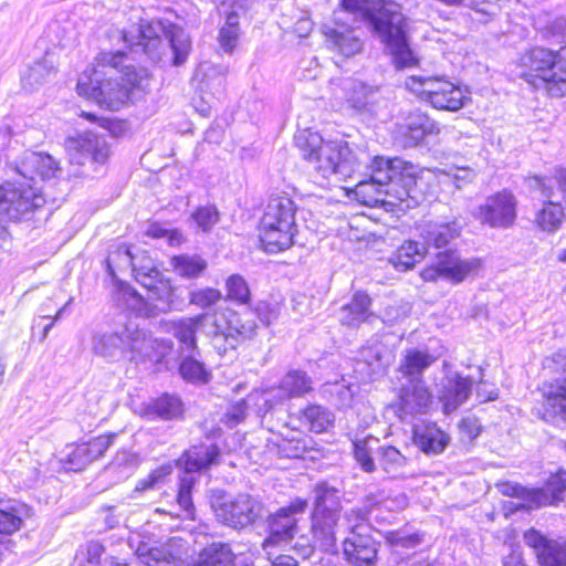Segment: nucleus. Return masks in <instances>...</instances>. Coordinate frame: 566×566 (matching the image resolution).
Segmentation results:
<instances>
[{
	"instance_id": "21",
	"label": "nucleus",
	"mask_w": 566,
	"mask_h": 566,
	"mask_svg": "<svg viewBox=\"0 0 566 566\" xmlns=\"http://www.w3.org/2000/svg\"><path fill=\"white\" fill-rule=\"evenodd\" d=\"M14 169L24 180L32 182L36 176L42 179L55 177L60 167L51 155L25 150L15 161Z\"/></svg>"
},
{
	"instance_id": "45",
	"label": "nucleus",
	"mask_w": 566,
	"mask_h": 566,
	"mask_svg": "<svg viewBox=\"0 0 566 566\" xmlns=\"http://www.w3.org/2000/svg\"><path fill=\"white\" fill-rule=\"evenodd\" d=\"M54 72L53 61L45 56L43 60L34 62L23 73L21 78L22 86L27 91H33L43 84Z\"/></svg>"
},
{
	"instance_id": "29",
	"label": "nucleus",
	"mask_w": 566,
	"mask_h": 566,
	"mask_svg": "<svg viewBox=\"0 0 566 566\" xmlns=\"http://www.w3.org/2000/svg\"><path fill=\"white\" fill-rule=\"evenodd\" d=\"M528 185L547 199H556L566 205V168L556 167L548 177L533 176Z\"/></svg>"
},
{
	"instance_id": "52",
	"label": "nucleus",
	"mask_w": 566,
	"mask_h": 566,
	"mask_svg": "<svg viewBox=\"0 0 566 566\" xmlns=\"http://www.w3.org/2000/svg\"><path fill=\"white\" fill-rule=\"evenodd\" d=\"M378 439L368 437L363 440L354 442V457L357 463L365 472H374L376 469L374 460V451L376 452L375 446L378 444Z\"/></svg>"
},
{
	"instance_id": "33",
	"label": "nucleus",
	"mask_w": 566,
	"mask_h": 566,
	"mask_svg": "<svg viewBox=\"0 0 566 566\" xmlns=\"http://www.w3.org/2000/svg\"><path fill=\"white\" fill-rule=\"evenodd\" d=\"M181 412L182 403L180 399L170 395H163L157 399H151L142 407V416L150 420H170L179 417Z\"/></svg>"
},
{
	"instance_id": "51",
	"label": "nucleus",
	"mask_w": 566,
	"mask_h": 566,
	"mask_svg": "<svg viewBox=\"0 0 566 566\" xmlns=\"http://www.w3.org/2000/svg\"><path fill=\"white\" fill-rule=\"evenodd\" d=\"M407 128L410 138L417 144L424 136L438 134L440 132L437 123L422 113H413L409 116Z\"/></svg>"
},
{
	"instance_id": "17",
	"label": "nucleus",
	"mask_w": 566,
	"mask_h": 566,
	"mask_svg": "<svg viewBox=\"0 0 566 566\" xmlns=\"http://www.w3.org/2000/svg\"><path fill=\"white\" fill-rule=\"evenodd\" d=\"M322 33L328 46L344 56H353L363 49L360 39L355 35L347 19L343 17H335L332 23L324 24L322 27Z\"/></svg>"
},
{
	"instance_id": "43",
	"label": "nucleus",
	"mask_w": 566,
	"mask_h": 566,
	"mask_svg": "<svg viewBox=\"0 0 566 566\" xmlns=\"http://www.w3.org/2000/svg\"><path fill=\"white\" fill-rule=\"evenodd\" d=\"M114 300L118 306L130 310L139 315H148V301L145 300L135 289L126 283H119Z\"/></svg>"
},
{
	"instance_id": "26",
	"label": "nucleus",
	"mask_w": 566,
	"mask_h": 566,
	"mask_svg": "<svg viewBox=\"0 0 566 566\" xmlns=\"http://www.w3.org/2000/svg\"><path fill=\"white\" fill-rule=\"evenodd\" d=\"M343 551L347 560L355 566H369L377 554L376 543L368 534L345 536Z\"/></svg>"
},
{
	"instance_id": "5",
	"label": "nucleus",
	"mask_w": 566,
	"mask_h": 566,
	"mask_svg": "<svg viewBox=\"0 0 566 566\" xmlns=\"http://www.w3.org/2000/svg\"><path fill=\"white\" fill-rule=\"evenodd\" d=\"M295 145L303 159L324 177L336 175L346 179L360 167L346 140H325L316 132L302 130L295 135Z\"/></svg>"
},
{
	"instance_id": "39",
	"label": "nucleus",
	"mask_w": 566,
	"mask_h": 566,
	"mask_svg": "<svg viewBox=\"0 0 566 566\" xmlns=\"http://www.w3.org/2000/svg\"><path fill=\"white\" fill-rule=\"evenodd\" d=\"M376 458L379 467L391 476L401 474L408 463L407 457L390 444L377 446Z\"/></svg>"
},
{
	"instance_id": "46",
	"label": "nucleus",
	"mask_w": 566,
	"mask_h": 566,
	"mask_svg": "<svg viewBox=\"0 0 566 566\" xmlns=\"http://www.w3.org/2000/svg\"><path fill=\"white\" fill-rule=\"evenodd\" d=\"M277 453L285 458H304L314 449V441L301 433L281 439L277 442Z\"/></svg>"
},
{
	"instance_id": "55",
	"label": "nucleus",
	"mask_w": 566,
	"mask_h": 566,
	"mask_svg": "<svg viewBox=\"0 0 566 566\" xmlns=\"http://www.w3.org/2000/svg\"><path fill=\"white\" fill-rule=\"evenodd\" d=\"M227 298L238 304H247L250 301V289L245 280L232 274L226 282Z\"/></svg>"
},
{
	"instance_id": "30",
	"label": "nucleus",
	"mask_w": 566,
	"mask_h": 566,
	"mask_svg": "<svg viewBox=\"0 0 566 566\" xmlns=\"http://www.w3.org/2000/svg\"><path fill=\"white\" fill-rule=\"evenodd\" d=\"M449 437L436 423H427L413 429V442L426 454H439L449 443Z\"/></svg>"
},
{
	"instance_id": "6",
	"label": "nucleus",
	"mask_w": 566,
	"mask_h": 566,
	"mask_svg": "<svg viewBox=\"0 0 566 566\" xmlns=\"http://www.w3.org/2000/svg\"><path fill=\"white\" fill-rule=\"evenodd\" d=\"M517 75L552 97L566 95V45L557 51L533 48L517 63Z\"/></svg>"
},
{
	"instance_id": "16",
	"label": "nucleus",
	"mask_w": 566,
	"mask_h": 566,
	"mask_svg": "<svg viewBox=\"0 0 566 566\" xmlns=\"http://www.w3.org/2000/svg\"><path fill=\"white\" fill-rule=\"evenodd\" d=\"M65 149L70 161L77 165H84L87 160L102 165L106 163L109 156L106 140L93 133L67 138Z\"/></svg>"
},
{
	"instance_id": "10",
	"label": "nucleus",
	"mask_w": 566,
	"mask_h": 566,
	"mask_svg": "<svg viewBox=\"0 0 566 566\" xmlns=\"http://www.w3.org/2000/svg\"><path fill=\"white\" fill-rule=\"evenodd\" d=\"M405 86L437 109L457 112L471 99L468 92L444 76L411 75Z\"/></svg>"
},
{
	"instance_id": "48",
	"label": "nucleus",
	"mask_w": 566,
	"mask_h": 566,
	"mask_svg": "<svg viewBox=\"0 0 566 566\" xmlns=\"http://www.w3.org/2000/svg\"><path fill=\"white\" fill-rule=\"evenodd\" d=\"M195 77L200 80L202 91H211L213 95L221 94L224 90L226 76L221 70L205 62L199 65Z\"/></svg>"
},
{
	"instance_id": "58",
	"label": "nucleus",
	"mask_w": 566,
	"mask_h": 566,
	"mask_svg": "<svg viewBox=\"0 0 566 566\" xmlns=\"http://www.w3.org/2000/svg\"><path fill=\"white\" fill-rule=\"evenodd\" d=\"M367 512L360 507L350 509L344 516L348 536L366 534L369 526L366 524Z\"/></svg>"
},
{
	"instance_id": "36",
	"label": "nucleus",
	"mask_w": 566,
	"mask_h": 566,
	"mask_svg": "<svg viewBox=\"0 0 566 566\" xmlns=\"http://www.w3.org/2000/svg\"><path fill=\"white\" fill-rule=\"evenodd\" d=\"M533 492L541 493L543 499H534L533 507L539 509L547 505H556L564 500L566 492V471L559 470L552 474L546 484L541 489H533Z\"/></svg>"
},
{
	"instance_id": "62",
	"label": "nucleus",
	"mask_w": 566,
	"mask_h": 566,
	"mask_svg": "<svg viewBox=\"0 0 566 566\" xmlns=\"http://www.w3.org/2000/svg\"><path fill=\"white\" fill-rule=\"evenodd\" d=\"M221 292L216 289H201L190 292L189 301L191 304L197 305L201 308H207L214 305L221 300Z\"/></svg>"
},
{
	"instance_id": "34",
	"label": "nucleus",
	"mask_w": 566,
	"mask_h": 566,
	"mask_svg": "<svg viewBox=\"0 0 566 566\" xmlns=\"http://www.w3.org/2000/svg\"><path fill=\"white\" fill-rule=\"evenodd\" d=\"M342 90L348 107L356 111L365 109L374 102L377 94L376 87L354 78L345 80Z\"/></svg>"
},
{
	"instance_id": "24",
	"label": "nucleus",
	"mask_w": 566,
	"mask_h": 566,
	"mask_svg": "<svg viewBox=\"0 0 566 566\" xmlns=\"http://www.w3.org/2000/svg\"><path fill=\"white\" fill-rule=\"evenodd\" d=\"M472 385L471 378L462 377L459 374H451L446 377L439 394L444 413L454 411L469 398Z\"/></svg>"
},
{
	"instance_id": "60",
	"label": "nucleus",
	"mask_w": 566,
	"mask_h": 566,
	"mask_svg": "<svg viewBox=\"0 0 566 566\" xmlns=\"http://www.w3.org/2000/svg\"><path fill=\"white\" fill-rule=\"evenodd\" d=\"M137 457L126 450L118 452L114 461L107 467L108 472H118L122 476H128L137 467Z\"/></svg>"
},
{
	"instance_id": "22",
	"label": "nucleus",
	"mask_w": 566,
	"mask_h": 566,
	"mask_svg": "<svg viewBox=\"0 0 566 566\" xmlns=\"http://www.w3.org/2000/svg\"><path fill=\"white\" fill-rule=\"evenodd\" d=\"M342 532L339 513L336 512H313L312 534L314 545L324 552H335L337 536Z\"/></svg>"
},
{
	"instance_id": "19",
	"label": "nucleus",
	"mask_w": 566,
	"mask_h": 566,
	"mask_svg": "<svg viewBox=\"0 0 566 566\" xmlns=\"http://www.w3.org/2000/svg\"><path fill=\"white\" fill-rule=\"evenodd\" d=\"M115 434H105L88 442L67 447L63 461L74 471H82L93 461L103 457L113 444Z\"/></svg>"
},
{
	"instance_id": "32",
	"label": "nucleus",
	"mask_w": 566,
	"mask_h": 566,
	"mask_svg": "<svg viewBox=\"0 0 566 566\" xmlns=\"http://www.w3.org/2000/svg\"><path fill=\"white\" fill-rule=\"evenodd\" d=\"M370 303L371 300L366 293H355L350 302L339 308L337 315L338 321L342 325H346L348 327L359 326L371 315L369 312Z\"/></svg>"
},
{
	"instance_id": "1",
	"label": "nucleus",
	"mask_w": 566,
	"mask_h": 566,
	"mask_svg": "<svg viewBox=\"0 0 566 566\" xmlns=\"http://www.w3.org/2000/svg\"><path fill=\"white\" fill-rule=\"evenodd\" d=\"M126 60L120 51L99 53L95 65L80 76L78 94L108 109H119L135 91L144 90L148 83L147 71L126 64Z\"/></svg>"
},
{
	"instance_id": "53",
	"label": "nucleus",
	"mask_w": 566,
	"mask_h": 566,
	"mask_svg": "<svg viewBox=\"0 0 566 566\" xmlns=\"http://www.w3.org/2000/svg\"><path fill=\"white\" fill-rule=\"evenodd\" d=\"M179 371L184 379L192 382H207L209 373L205 365L195 358V354H182Z\"/></svg>"
},
{
	"instance_id": "7",
	"label": "nucleus",
	"mask_w": 566,
	"mask_h": 566,
	"mask_svg": "<svg viewBox=\"0 0 566 566\" xmlns=\"http://www.w3.org/2000/svg\"><path fill=\"white\" fill-rule=\"evenodd\" d=\"M138 42L124 34L129 45L142 46L153 60L179 66L186 62L191 51L189 34L178 25L165 28L160 22L142 23L138 28Z\"/></svg>"
},
{
	"instance_id": "2",
	"label": "nucleus",
	"mask_w": 566,
	"mask_h": 566,
	"mask_svg": "<svg viewBox=\"0 0 566 566\" xmlns=\"http://www.w3.org/2000/svg\"><path fill=\"white\" fill-rule=\"evenodd\" d=\"M369 170L370 179L356 186V193L365 198V205L394 208L406 203L411 208L422 199L415 165L400 158L375 157Z\"/></svg>"
},
{
	"instance_id": "3",
	"label": "nucleus",
	"mask_w": 566,
	"mask_h": 566,
	"mask_svg": "<svg viewBox=\"0 0 566 566\" xmlns=\"http://www.w3.org/2000/svg\"><path fill=\"white\" fill-rule=\"evenodd\" d=\"M208 325L207 335L219 355L234 350L244 339L255 335L256 323L252 318H242L234 312L205 313L192 317H182L169 323V332L178 340L181 354H196L197 332Z\"/></svg>"
},
{
	"instance_id": "20",
	"label": "nucleus",
	"mask_w": 566,
	"mask_h": 566,
	"mask_svg": "<svg viewBox=\"0 0 566 566\" xmlns=\"http://www.w3.org/2000/svg\"><path fill=\"white\" fill-rule=\"evenodd\" d=\"M307 505L306 500L295 499L280 509L270 521V541L279 543L292 539L297 527V515L303 514Z\"/></svg>"
},
{
	"instance_id": "23",
	"label": "nucleus",
	"mask_w": 566,
	"mask_h": 566,
	"mask_svg": "<svg viewBox=\"0 0 566 566\" xmlns=\"http://www.w3.org/2000/svg\"><path fill=\"white\" fill-rule=\"evenodd\" d=\"M118 261H123L125 265L132 266L135 274V279L144 286L150 284L154 279L161 275L160 271L156 266L153 259L143 255L136 258L132 254L129 248L120 245L115 252H113L107 259V268L112 272V264Z\"/></svg>"
},
{
	"instance_id": "41",
	"label": "nucleus",
	"mask_w": 566,
	"mask_h": 566,
	"mask_svg": "<svg viewBox=\"0 0 566 566\" xmlns=\"http://www.w3.org/2000/svg\"><path fill=\"white\" fill-rule=\"evenodd\" d=\"M314 493L313 512H340V491L337 488L327 482H319L315 485Z\"/></svg>"
},
{
	"instance_id": "27",
	"label": "nucleus",
	"mask_w": 566,
	"mask_h": 566,
	"mask_svg": "<svg viewBox=\"0 0 566 566\" xmlns=\"http://www.w3.org/2000/svg\"><path fill=\"white\" fill-rule=\"evenodd\" d=\"M543 410L547 420L566 423V377L544 386Z\"/></svg>"
},
{
	"instance_id": "37",
	"label": "nucleus",
	"mask_w": 566,
	"mask_h": 566,
	"mask_svg": "<svg viewBox=\"0 0 566 566\" xmlns=\"http://www.w3.org/2000/svg\"><path fill=\"white\" fill-rule=\"evenodd\" d=\"M437 357L419 349L405 352L398 371L408 379L422 377L423 371L429 368Z\"/></svg>"
},
{
	"instance_id": "11",
	"label": "nucleus",
	"mask_w": 566,
	"mask_h": 566,
	"mask_svg": "<svg viewBox=\"0 0 566 566\" xmlns=\"http://www.w3.org/2000/svg\"><path fill=\"white\" fill-rule=\"evenodd\" d=\"M45 198L34 185L23 182H6L0 186V217L12 221L29 219L30 214L42 208Z\"/></svg>"
},
{
	"instance_id": "42",
	"label": "nucleus",
	"mask_w": 566,
	"mask_h": 566,
	"mask_svg": "<svg viewBox=\"0 0 566 566\" xmlns=\"http://www.w3.org/2000/svg\"><path fill=\"white\" fill-rule=\"evenodd\" d=\"M499 488L502 494L506 496L516 497L517 500L521 501L517 503L513 501L507 502L505 507L510 512L517 510H535V507H533L534 499H543L541 493L538 494V492H533V489H526L518 484L504 483L501 484Z\"/></svg>"
},
{
	"instance_id": "50",
	"label": "nucleus",
	"mask_w": 566,
	"mask_h": 566,
	"mask_svg": "<svg viewBox=\"0 0 566 566\" xmlns=\"http://www.w3.org/2000/svg\"><path fill=\"white\" fill-rule=\"evenodd\" d=\"M334 415L325 407L311 405L303 410V420L316 433L327 431L334 423Z\"/></svg>"
},
{
	"instance_id": "15",
	"label": "nucleus",
	"mask_w": 566,
	"mask_h": 566,
	"mask_svg": "<svg viewBox=\"0 0 566 566\" xmlns=\"http://www.w3.org/2000/svg\"><path fill=\"white\" fill-rule=\"evenodd\" d=\"M431 403L432 395L422 377L411 378L401 384L396 403L400 419L426 413Z\"/></svg>"
},
{
	"instance_id": "44",
	"label": "nucleus",
	"mask_w": 566,
	"mask_h": 566,
	"mask_svg": "<svg viewBox=\"0 0 566 566\" xmlns=\"http://www.w3.org/2000/svg\"><path fill=\"white\" fill-rule=\"evenodd\" d=\"M234 554L227 544L213 543L199 554L197 566H232Z\"/></svg>"
},
{
	"instance_id": "13",
	"label": "nucleus",
	"mask_w": 566,
	"mask_h": 566,
	"mask_svg": "<svg viewBox=\"0 0 566 566\" xmlns=\"http://www.w3.org/2000/svg\"><path fill=\"white\" fill-rule=\"evenodd\" d=\"M479 268L478 259L462 260L454 251L448 250L437 254L434 263L421 271V277L424 281H436L442 277L453 283H460Z\"/></svg>"
},
{
	"instance_id": "59",
	"label": "nucleus",
	"mask_w": 566,
	"mask_h": 566,
	"mask_svg": "<svg viewBox=\"0 0 566 566\" xmlns=\"http://www.w3.org/2000/svg\"><path fill=\"white\" fill-rule=\"evenodd\" d=\"M172 465L170 463L163 464L153 470L146 478L138 481L135 491L142 492L155 489L159 484L165 483L166 479L171 474Z\"/></svg>"
},
{
	"instance_id": "63",
	"label": "nucleus",
	"mask_w": 566,
	"mask_h": 566,
	"mask_svg": "<svg viewBox=\"0 0 566 566\" xmlns=\"http://www.w3.org/2000/svg\"><path fill=\"white\" fill-rule=\"evenodd\" d=\"M434 174L438 179L448 178L452 180L457 188H461L462 185L471 182L475 178V171L469 167H458L449 172L437 169Z\"/></svg>"
},
{
	"instance_id": "35",
	"label": "nucleus",
	"mask_w": 566,
	"mask_h": 566,
	"mask_svg": "<svg viewBox=\"0 0 566 566\" xmlns=\"http://www.w3.org/2000/svg\"><path fill=\"white\" fill-rule=\"evenodd\" d=\"M144 287L148 291V300L156 302L155 308L159 312L166 313L176 307L175 289L170 280L163 274L154 279L150 284H145Z\"/></svg>"
},
{
	"instance_id": "57",
	"label": "nucleus",
	"mask_w": 566,
	"mask_h": 566,
	"mask_svg": "<svg viewBox=\"0 0 566 566\" xmlns=\"http://www.w3.org/2000/svg\"><path fill=\"white\" fill-rule=\"evenodd\" d=\"M252 403H255V400L251 399L250 394L244 399L231 405L223 416V422L230 428L238 426L247 418Z\"/></svg>"
},
{
	"instance_id": "40",
	"label": "nucleus",
	"mask_w": 566,
	"mask_h": 566,
	"mask_svg": "<svg viewBox=\"0 0 566 566\" xmlns=\"http://www.w3.org/2000/svg\"><path fill=\"white\" fill-rule=\"evenodd\" d=\"M565 219L564 209L559 200L548 199L543 208L536 213L535 223L545 232L557 231Z\"/></svg>"
},
{
	"instance_id": "49",
	"label": "nucleus",
	"mask_w": 566,
	"mask_h": 566,
	"mask_svg": "<svg viewBox=\"0 0 566 566\" xmlns=\"http://www.w3.org/2000/svg\"><path fill=\"white\" fill-rule=\"evenodd\" d=\"M170 264L175 272L185 279H195L201 275L207 269L208 264L200 255L181 254L174 256Z\"/></svg>"
},
{
	"instance_id": "4",
	"label": "nucleus",
	"mask_w": 566,
	"mask_h": 566,
	"mask_svg": "<svg viewBox=\"0 0 566 566\" xmlns=\"http://www.w3.org/2000/svg\"><path fill=\"white\" fill-rule=\"evenodd\" d=\"M342 8L335 17L361 14L386 44L397 69L411 67L417 63L407 41L406 20L396 4L382 0H343Z\"/></svg>"
},
{
	"instance_id": "14",
	"label": "nucleus",
	"mask_w": 566,
	"mask_h": 566,
	"mask_svg": "<svg viewBox=\"0 0 566 566\" xmlns=\"http://www.w3.org/2000/svg\"><path fill=\"white\" fill-rule=\"evenodd\" d=\"M516 200L509 191H500L490 196L479 206L476 219L491 228H509L516 218Z\"/></svg>"
},
{
	"instance_id": "28",
	"label": "nucleus",
	"mask_w": 566,
	"mask_h": 566,
	"mask_svg": "<svg viewBox=\"0 0 566 566\" xmlns=\"http://www.w3.org/2000/svg\"><path fill=\"white\" fill-rule=\"evenodd\" d=\"M219 450L216 444H200L186 451L176 461V465L187 473L198 472L218 462Z\"/></svg>"
},
{
	"instance_id": "64",
	"label": "nucleus",
	"mask_w": 566,
	"mask_h": 566,
	"mask_svg": "<svg viewBox=\"0 0 566 566\" xmlns=\"http://www.w3.org/2000/svg\"><path fill=\"white\" fill-rule=\"evenodd\" d=\"M146 234L156 239H166L170 245H180L184 242V235L180 231L165 228L159 223L150 224Z\"/></svg>"
},
{
	"instance_id": "8",
	"label": "nucleus",
	"mask_w": 566,
	"mask_h": 566,
	"mask_svg": "<svg viewBox=\"0 0 566 566\" xmlns=\"http://www.w3.org/2000/svg\"><path fill=\"white\" fill-rule=\"evenodd\" d=\"M296 206L286 196L271 198L260 222L259 238L268 253H277L291 248L297 232Z\"/></svg>"
},
{
	"instance_id": "47",
	"label": "nucleus",
	"mask_w": 566,
	"mask_h": 566,
	"mask_svg": "<svg viewBox=\"0 0 566 566\" xmlns=\"http://www.w3.org/2000/svg\"><path fill=\"white\" fill-rule=\"evenodd\" d=\"M283 397H302L312 390V379L305 371L291 370L281 380Z\"/></svg>"
},
{
	"instance_id": "61",
	"label": "nucleus",
	"mask_w": 566,
	"mask_h": 566,
	"mask_svg": "<svg viewBox=\"0 0 566 566\" xmlns=\"http://www.w3.org/2000/svg\"><path fill=\"white\" fill-rule=\"evenodd\" d=\"M251 399H254L255 403H258L261 400L264 402V406L266 405L265 408L260 407V411H270L277 403H281L284 400L289 399V397H283V388L280 385L276 388H270L251 392Z\"/></svg>"
},
{
	"instance_id": "25",
	"label": "nucleus",
	"mask_w": 566,
	"mask_h": 566,
	"mask_svg": "<svg viewBox=\"0 0 566 566\" xmlns=\"http://www.w3.org/2000/svg\"><path fill=\"white\" fill-rule=\"evenodd\" d=\"M125 357L129 360H145L153 353V337L136 323L128 322L123 326Z\"/></svg>"
},
{
	"instance_id": "31",
	"label": "nucleus",
	"mask_w": 566,
	"mask_h": 566,
	"mask_svg": "<svg viewBox=\"0 0 566 566\" xmlns=\"http://www.w3.org/2000/svg\"><path fill=\"white\" fill-rule=\"evenodd\" d=\"M30 516V506L22 502H0V534L11 535L18 532Z\"/></svg>"
},
{
	"instance_id": "38",
	"label": "nucleus",
	"mask_w": 566,
	"mask_h": 566,
	"mask_svg": "<svg viewBox=\"0 0 566 566\" xmlns=\"http://www.w3.org/2000/svg\"><path fill=\"white\" fill-rule=\"evenodd\" d=\"M123 327L114 333L97 334L93 337V350L96 355L111 360L125 356Z\"/></svg>"
},
{
	"instance_id": "54",
	"label": "nucleus",
	"mask_w": 566,
	"mask_h": 566,
	"mask_svg": "<svg viewBox=\"0 0 566 566\" xmlns=\"http://www.w3.org/2000/svg\"><path fill=\"white\" fill-rule=\"evenodd\" d=\"M359 355L361 361L369 368L368 375L370 377L385 373L389 365V359L385 357L379 346L364 347Z\"/></svg>"
},
{
	"instance_id": "9",
	"label": "nucleus",
	"mask_w": 566,
	"mask_h": 566,
	"mask_svg": "<svg viewBox=\"0 0 566 566\" xmlns=\"http://www.w3.org/2000/svg\"><path fill=\"white\" fill-rule=\"evenodd\" d=\"M422 242L406 241L389 258L397 271H408L420 262L430 247L440 249L459 235L454 222L428 221L419 227Z\"/></svg>"
},
{
	"instance_id": "12",
	"label": "nucleus",
	"mask_w": 566,
	"mask_h": 566,
	"mask_svg": "<svg viewBox=\"0 0 566 566\" xmlns=\"http://www.w3.org/2000/svg\"><path fill=\"white\" fill-rule=\"evenodd\" d=\"M214 513L221 523L233 528L252 525L263 514L260 501L248 494H239L234 499L214 506Z\"/></svg>"
},
{
	"instance_id": "18",
	"label": "nucleus",
	"mask_w": 566,
	"mask_h": 566,
	"mask_svg": "<svg viewBox=\"0 0 566 566\" xmlns=\"http://www.w3.org/2000/svg\"><path fill=\"white\" fill-rule=\"evenodd\" d=\"M524 542L534 549L541 566H566V541L548 539L531 528L524 533Z\"/></svg>"
},
{
	"instance_id": "56",
	"label": "nucleus",
	"mask_w": 566,
	"mask_h": 566,
	"mask_svg": "<svg viewBox=\"0 0 566 566\" xmlns=\"http://www.w3.org/2000/svg\"><path fill=\"white\" fill-rule=\"evenodd\" d=\"M191 219L203 232H210L220 221V213L216 206L207 205L198 207L191 214Z\"/></svg>"
}]
</instances>
